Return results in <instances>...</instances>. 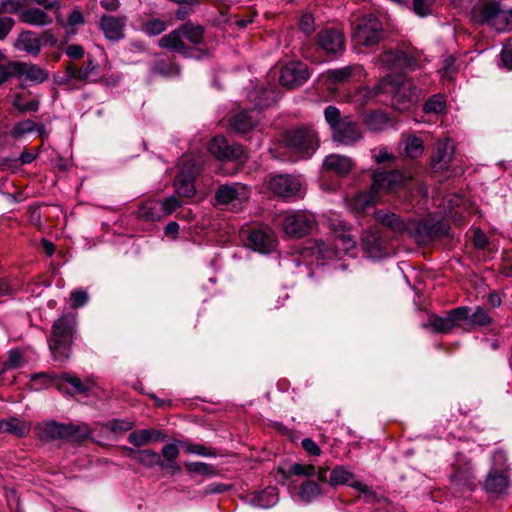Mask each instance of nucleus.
I'll return each mask as SVG.
<instances>
[{"mask_svg": "<svg viewBox=\"0 0 512 512\" xmlns=\"http://www.w3.org/2000/svg\"><path fill=\"white\" fill-rule=\"evenodd\" d=\"M77 336L78 319L76 313H63L53 322L47 343L51 357L55 362L62 364L69 361Z\"/></svg>", "mask_w": 512, "mask_h": 512, "instance_id": "nucleus-1", "label": "nucleus"}, {"mask_svg": "<svg viewBox=\"0 0 512 512\" xmlns=\"http://www.w3.org/2000/svg\"><path fill=\"white\" fill-rule=\"evenodd\" d=\"M204 33L205 29L203 26L186 22L164 35L159 40V46L180 53L185 57H192L194 49L185 44L184 40L194 45L202 44L204 42Z\"/></svg>", "mask_w": 512, "mask_h": 512, "instance_id": "nucleus-2", "label": "nucleus"}, {"mask_svg": "<svg viewBox=\"0 0 512 512\" xmlns=\"http://www.w3.org/2000/svg\"><path fill=\"white\" fill-rule=\"evenodd\" d=\"M324 117L335 141L350 145L362 139L359 124L351 116H342L336 106H327L324 110Z\"/></svg>", "mask_w": 512, "mask_h": 512, "instance_id": "nucleus-3", "label": "nucleus"}, {"mask_svg": "<svg viewBox=\"0 0 512 512\" xmlns=\"http://www.w3.org/2000/svg\"><path fill=\"white\" fill-rule=\"evenodd\" d=\"M39 439L51 441L63 439L71 442H82L91 435L87 425L64 424L56 421H49L36 426Z\"/></svg>", "mask_w": 512, "mask_h": 512, "instance_id": "nucleus-4", "label": "nucleus"}, {"mask_svg": "<svg viewBox=\"0 0 512 512\" xmlns=\"http://www.w3.org/2000/svg\"><path fill=\"white\" fill-rule=\"evenodd\" d=\"M450 226L432 215L410 219L408 236L420 245H426L448 234Z\"/></svg>", "mask_w": 512, "mask_h": 512, "instance_id": "nucleus-5", "label": "nucleus"}, {"mask_svg": "<svg viewBox=\"0 0 512 512\" xmlns=\"http://www.w3.org/2000/svg\"><path fill=\"white\" fill-rule=\"evenodd\" d=\"M383 38V25L376 16L370 14L354 22L352 41L357 47L374 49Z\"/></svg>", "mask_w": 512, "mask_h": 512, "instance_id": "nucleus-6", "label": "nucleus"}, {"mask_svg": "<svg viewBox=\"0 0 512 512\" xmlns=\"http://www.w3.org/2000/svg\"><path fill=\"white\" fill-rule=\"evenodd\" d=\"M287 148L300 156H311L319 147V139L314 129L300 126L287 130L283 134Z\"/></svg>", "mask_w": 512, "mask_h": 512, "instance_id": "nucleus-7", "label": "nucleus"}, {"mask_svg": "<svg viewBox=\"0 0 512 512\" xmlns=\"http://www.w3.org/2000/svg\"><path fill=\"white\" fill-rule=\"evenodd\" d=\"M250 193L248 186L239 182L222 184L215 192V200L217 205L233 212H239L249 200Z\"/></svg>", "mask_w": 512, "mask_h": 512, "instance_id": "nucleus-8", "label": "nucleus"}, {"mask_svg": "<svg viewBox=\"0 0 512 512\" xmlns=\"http://www.w3.org/2000/svg\"><path fill=\"white\" fill-rule=\"evenodd\" d=\"M391 97L392 106L399 111H405L417 101L418 89L410 79L394 76Z\"/></svg>", "mask_w": 512, "mask_h": 512, "instance_id": "nucleus-9", "label": "nucleus"}, {"mask_svg": "<svg viewBox=\"0 0 512 512\" xmlns=\"http://www.w3.org/2000/svg\"><path fill=\"white\" fill-rule=\"evenodd\" d=\"M315 225V217L304 211L288 214L282 223L285 233L293 238H302L308 235Z\"/></svg>", "mask_w": 512, "mask_h": 512, "instance_id": "nucleus-10", "label": "nucleus"}, {"mask_svg": "<svg viewBox=\"0 0 512 512\" xmlns=\"http://www.w3.org/2000/svg\"><path fill=\"white\" fill-rule=\"evenodd\" d=\"M310 77L307 64L302 61H291L280 70L279 82L288 89L303 85Z\"/></svg>", "mask_w": 512, "mask_h": 512, "instance_id": "nucleus-11", "label": "nucleus"}, {"mask_svg": "<svg viewBox=\"0 0 512 512\" xmlns=\"http://www.w3.org/2000/svg\"><path fill=\"white\" fill-rule=\"evenodd\" d=\"M268 187L278 197L289 199L300 194L302 184L295 176L276 174L270 176Z\"/></svg>", "mask_w": 512, "mask_h": 512, "instance_id": "nucleus-12", "label": "nucleus"}, {"mask_svg": "<svg viewBox=\"0 0 512 512\" xmlns=\"http://www.w3.org/2000/svg\"><path fill=\"white\" fill-rule=\"evenodd\" d=\"M209 152L219 160L236 161L245 158L242 145L230 144L224 136H215L208 145Z\"/></svg>", "mask_w": 512, "mask_h": 512, "instance_id": "nucleus-13", "label": "nucleus"}, {"mask_svg": "<svg viewBox=\"0 0 512 512\" xmlns=\"http://www.w3.org/2000/svg\"><path fill=\"white\" fill-rule=\"evenodd\" d=\"M468 317V310L463 307H456L447 312L446 316L433 314L429 318V324L435 332L449 333L455 327H462L463 319Z\"/></svg>", "mask_w": 512, "mask_h": 512, "instance_id": "nucleus-14", "label": "nucleus"}, {"mask_svg": "<svg viewBox=\"0 0 512 512\" xmlns=\"http://www.w3.org/2000/svg\"><path fill=\"white\" fill-rule=\"evenodd\" d=\"M319 47L328 55L340 56L345 50L344 34L336 28H326L317 34Z\"/></svg>", "mask_w": 512, "mask_h": 512, "instance_id": "nucleus-15", "label": "nucleus"}, {"mask_svg": "<svg viewBox=\"0 0 512 512\" xmlns=\"http://www.w3.org/2000/svg\"><path fill=\"white\" fill-rule=\"evenodd\" d=\"M127 21L128 19L125 15L113 16L104 14L99 20V29L108 41L118 42L125 38Z\"/></svg>", "mask_w": 512, "mask_h": 512, "instance_id": "nucleus-16", "label": "nucleus"}, {"mask_svg": "<svg viewBox=\"0 0 512 512\" xmlns=\"http://www.w3.org/2000/svg\"><path fill=\"white\" fill-rule=\"evenodd\" d=\"M450 481L461 494L473 491L478 484L473 467L469 463L455 466Z\"/></svg>", "mask_w": 512, "mask_h": 512, "instance_id": "nucleus-17", "label": "nucleus"}, {"mask_svg": "<svg viewBox=\"0 0 512 512\" xmlns=\"http://www.w3.org/2000/svg\"><path fill=\"white\" fill-rule=\"evenodd\" d=\"M454 146L450 141H439L435 144L431 156V169L435 173L448 171L454 156Z\"/></svg>", "mask_w": 512, "mask_h": 512, "instance_id": "nucleus-18", "label": "nucleus"}, {"mask_svg": "<svg viewBox=\"0 0 512 512\" xmlns=\"http://www.w3.org/2000/svg\"><path fill=\"white\" fill-rule=\"evenodd\" d=\"M403 180L404 176L398 170L391 169L385 171L376 169L372 175V184L370 187L377 193L381 190L389 191L401 185Z\"/></svg>", "mask_w": 512, "mask_h": 512, "instance_id": "nucleus-19", "label": "nucleus"}, {"mask_svg": "<svg viewBox=\"0 0 512 512\" xmlns=\"http://www.w3.org/2000/svg\"><path fill=\"white\" fill-rule=\"evenodd\" d=\"M258 123V112L254 109H243L229 119L230 129L240 135L249 133Z\"/></svg>", "mask_w": 512, "mask_h": 512, "instance_id": "nucleus-20", "label": "nucleus"}, {"mask_svg": "<svg viewBox=\"0 0 512 512\" xmlns=\"http://www.w3.org/2000/svg\"><path fill=\"white\" fill-rule=\"evenodd\" d=\"M375 219L381 225L389 228L394 234L398 236H408L410 219L404 221L399 215L385 210L377 211L375 213Z\"/></svg>", "mask_w": 512, "mask_h": 512, "instance_id": "nucleus-21", "label": "nucleus"}, {"mask_svg": "<svg viewBox=\"0 0 512 512\" xmlns=\"http://www.w3.org/2000/svg\"><path fill=\"white\" fill-rule=\"evenodd\" d=\"M509 488V477L502 471L492 468L484 482L483 489L491 495H503L506 494Z\"/></svg>", "mask_w": 512, "mask_h": 512, "instance_id": "nucleus-22", "label": "nucleus"}, {"mask_svg": "<svg viewBox=\"0 0 512 512\" xmlns=\"http://www.w3.org/2000/svg\"><path fill=\"white\" fill-rule=\"evenodd\" d=\"M363 251L370 258H379L384 253L385 243L377 230H365L362 234Z\"/></svg>", "mask_w": 512, "mask_h": 512, "instance_id": "nucleus-23", "label": "nucleus"}, {"mask_svg": "<svg viewBox=\"0 0 512 512\" xmlns=\"http://www.w3.org/2000/svg\"><path fill=\"white\" fill-rule=\"evenodd\" d=\"M246 240L249 247L261 253H269L274 247L272 235L262 229H251Z\"/></svg>", "mask_w": 512, "mask_h": 512, "instance_id": "nucleus-24", "label": "nucleus"}, {"mask_svg": "<svg viewBox=\"0 0 512 512\" xmlns=\"http://www.w3.org/2000/svg\"><path fill=\"white\" fill-rule=\"evenodd\" d=\"M363 123L374 132H380L393 126L388 113L383 110H368L363 113Z\"/></svg>", "mask_w": 512, "mask_h": 512, "instance_id": "nucleus-25", "label": "nucleus"}, {"mask_svg": "<svg viewBox=\"0 0 512 512\" xmlns=\"http://www.w3.org/2000/svg\"><path fill=\"white\" fill-rule=\"evenodd\" d=\"M166 437V433L162 430L148 428L131 432L128 436V441L136 447H142L150 442L164 441Z\"/></svg>", "mask_w": 512, "mask_h": 512, "instance_id": "nucleus-26", "label": "nucleus"}, {"mask_svg": "<svg viewBox=\"0 0 512 512\" xmlns=\"http://www.w3.org/2000/svg\"><path fill=\"white\" fill-rule=\"evenodd\" d=\"M31 389L39 391L51 386H55L59 391H64V383L59 381V376L55 373L39 372L30 375Z\"/></svg>", "mask_w": 512, "mask_h": 512, "instance_id": "nucleus-27", "label": "nucleus"}, {"mask_svg": "<svg viewBox=\"0 0 512 512\" xmlns=\"http://www.w3.org/2000/svg\"><path fill=\"white\" fill-rule=\"evenodd\" d=\"M12 68L14 69L16 77L25 75L28 79L39 83L48 79V73L36 64L13 62Z\"/></svg>", "mask_w": 512, "mask_h": 512, "instance_id": "nucleus-28", "label": "nucleus"}, {"mask_svg": "<svg viewBox=\"0 0 512 512\" xmlns=\"http://www.w3.org/2000/svg\"><path fill=\"white\" fill-rule=\"evenodd\" d=\"M468 310V317L463 319L467 327L465 330L470 331L475 327H486L492 323V318L489 315L488 310L481 306L476 307L475 311L471 313V308L468 306H462Z\"/></svg>", "mask_w": 512, "mask_h": 512, "instance_id": "nucleus-29", "label": "nucleus"}, {"mask_svg": "<svg viewBox=\"0 0 512 512\" xmlns=\"http://www.w3.org/2000/svg\"><path fill=\"white\" fill-rule=\"evenodd\" d=\"M500 14V7L497 3L487 2L472 11V18L478 24L491 23Z\"/></svg>", "mask_w": 512, "mask_h": 512, "instance_id": "nucleus-30", "label": "nucleus"}, {"mask_svg": "<svg viewBox=\"0 0 512 512\" xmlns=\"http://www.w3.org/2000/svg\"><path fill=\"white\" fill-rule=\"evenodd\" d=\"M323 166L327 171L344 175L351 171L353 164L346 156L330 154L324 159Z\"/></svg>", "mask_w": 512, "mask_h": 512, "instance_id": "nucleus-31", "label": "nucleus"}, {"mask_svg": "<svg viewBox=\"0 0 512 512\" xmlns=\"http://www.w3.org/2000/svg\"><path fill=\"white\" fill-rule=\"evenodd\" d=\"M16 48L24 50L27 53L37 56L41 50L40 39L37 38L31 31H23L19 34L16 43Z\"/></svg>", "mask_w": 512, "mask_h": 512, "instance_id": "nucleus-32", "label": "nucleus"}, {"mask_svg": "<svg viewBox=\"0 0 512 512\" xmlns=\"http://www.w3.org/2000/svg\"><path fill=\"white\" fill-rule=\"evenodd\" d=\"M0 432L8 433L16 437H25L30 432V425L18 418L0 420Z\"/></svg>", "mask_w": 512, "mask_h": 512, "instance_id": "nucleus-33", "label": "nucleus"}, {"mask_svg": "<svg viewBox=\"0 0 512 512\" xmlns=\"http://www.w3.org/2000/svg\"><path fill=\"white\" fill-rule=\"evenodd\" d=\"M138 219L154 222L161 218V208L160 202L151 200L143 202L139 205L138 209L135 212Z\"/></svg>", "mask_w": 512, "mask_h": 512, "instance_id": "nucleus-34", "label": "nucleus"}, {"mask_svg": "<svg viewBox=\"0 0 512 512\" xmlns=\"http://www.w3.org/2000/svg\"><path fill=\"white\" fill-rule=\"evenodd\" d=\"M20 20L23 23L35 26H45L52 23L50 16L39 8H29L23 10L20 13Z\"/></svg>", "mask_w": 512, "mask_h": 512, "instance_id": "nucleus-35", "label": "nucleus"}, {"mask_svg": "<svg viewBox=\"0 0 512 512\" xmlns=\"http://www.w3.org/2000/svg\"><path fill=\"white\" fill-rule=\"evenodd\" d=\"M278 501L277 489L269 487L253 495L251 503L259 508H270Z\"/></svg>", "mask_w": 512, "mask_h": 512, "instance_id": "nucleus-36", "label": "nucleus"}, {"mask_svg": "<svg viewBox=\"0 0 512 512\" xmlns=\"http://www.w3.org/2000/svg\"><path fill=\"white\" fill-rule=\"evenodd\" d=\"M394 76H386L380 79L376 84L364 88V96L368 99L378 97L383 94L391 95Z\"/></svg>", "mask_w": 512, "mask_h": 512, "instance_id": "nucleus-37", "label": "nucleus"}, {"mask_svg": "<svg viewBox=\"0 0 512 512\" xmlns=\"http://www.w3.org/2000/svg\"><path fill=\"white\" fill-rule=\"evenodd\" d=\"M378 193L370 187L367 191L359 192L353 199L352 208L357 213L364 212L367 208L374 205Z\"/></svg>", "mask_w": 512, "mask_h": 512, "instance_id": "nucleus-38", "label": "nucleus"}, {"mask_svg": "<svg viewBox=\"0 0 512 512\" xmlns=\"http://www.w3.org/2000/svg\"><path fill=\"white\" fill-rule=\"evenodd\" d=\"M174 187L177 194L181 197L190 198L194 196L196 189L193 179L189 175L181 172L174 180Z\"/></svg>", "mask_w": 512, "mask_h": 512, "instance_id": "nucleus-39", "label": "nucleus"}, {"mask_svg": "<svg viewBox=\"0 0 512 512\" xmlns=\"http://www.w3.org/2000/svg\"><path fill=\"white\" fill-rule=\"evenodd\" d=\"M354 478V474L349 471L345 466L338 465L330 471L328 483L331 486L350 484Z\"/></svg>", "mask_w": 512, "mask_h": 512, "instance_id": "nucleus-40", "label": "nucleus"}, {"mask_svg": "<svg viewBox=\"0 0 512 512\" xmlns=\"http://www.w3.org/2000/svg\"><path fill=\"white\" fill-rule=\"evenodd\" d=\"M98 68V63L94 59L88 58L84 65L78 68L77 80L96 82L98 76Z\"/></svg>", "mask_w": 512, "mask_h": 512, "instance_id": "nucleus-41", "label": "nucleus"}, {"mask_svg": "<svg viewBox=\"0 0 512 512\" xmlns=\"http://www.w3.org/2000/svg\"><path fill=\"white\" fill-rule=\"evenodd\" d=\"M404 152L406 156L416 159L424 152L423 140L417 136H409L404 140Z\"/></svg>", "mask_w": 512, "mask_h": 512, "instance_id": "nucleus-42", "label": "nucleus"}, {"mask_svg": "<svg viewBox=\"0 0 512 512\" xmlns=\"http://www.w3.org/2000/svg\"><path fill=\"white\" fill-rule=\"evenodd\" d=\"M446 109V100L442 94H434L429 97L424 105L423 111L427 114L434 113L440 114L443 113Z\"/></svg>", "mask_w": 512, "mask_h": 512, "instance_id": "nucleus-43", "label": "nucleus"}, {"mask_svg": "<svg viewBox=\"0 0 512 512\" xmlns=\"http://www.w3.org/2000/svg\"><path fill=\"white\" fill-rule=\"evenodd\" d=\"M321 494L320 486L314 481H305L300 485L299 496L306 502H311Z\"/></svg>", "mask_w": 512, "mask_h": 512, "instance_id": "nucleus-44", "label": "nucleus"}, {"mask_svg": "<svg viewBox=\"0 0 512 512\" xmlns=\"http://www.w3.org/2000/svg\"><path fill=\"white\" fill-rule=\"evenodd\" d=\"M161 461L162 459L160 454L150 449L140 450V453L136 460V462L147 468L161 466Z\"/></svg>", "mask_w": 512, "mask_h": 512, "instance_id": "nucleus-45", "label": "nucleus"}, {"mask_svg": "<svg viewBox=\"0 0 512 512\" xmlns=\"http://www.w3.org/2000/svg\"><path fill=\"white\" fill-rule=\"evenodd\" d=\"M59 381L61 383L64 381L70 384L74 390V393L77 394H87L91 387L88 383L82 382L79 377L70 373H63L61 376H59Z\"/></svg>", "mask_w": 512, "mask_h": 512, "instance_id": "nucleus-46", "label": "nucleus"}, {"mask_svg": "<svg viewBox=\"0 0 512 512\" xmlns=\"http://www.w3.org/2000/svg\"><path fill=\"white\" fill-rule=\"evenodd\" d=\"M184 466L187 472L191 475L199 474L204 476H212L217 474V471L213 465L204 462H185Z\"/></svg>", "mask_w": 512, "mask_h": 512, "instance_id": "nucleus-47", "label": "nucleus"}, {"mask_svg": "<svg viewBox=\"0 0 512 512\" xmlns=\"http://www.w3.org/2000/svg\"><path fill=\"white\" fill-rule=\"evenodd\" d=\"M379 62L389 69H401L400 50H386L379 55Z\"/></svg>", "mask_w": 512, "mask_h": 512, "instance_id": "nucleus-48", "label": "nucleus"}, {"mask_svg": "<svg viewBox=\"0 0 512 512\" xmlns=\"http://www.w3.org/2000/svg\"><path fill=\"white\" fill-rule=\"evenodd\" d=\"M401 69L414 71L419 68L420 62L414 50H400Z\"/></svg>", "mask_w": 512, "mask_h": 512, "instance_id": "nucleus-49", "label": "nucleus"}, {"mask_svg": "<svg viewBox=\"0 0 512 512\" xmlns=\"http://www.w3.org/2000/svg\"><path fill=\"white\" fill-rule=\"evenodd\" d=\"M36 130V124L34 121L27 119L24 121L17 122L13 125L10 135L14 139H19L27 133H31Z\"/></svg>", "mask_w": 512, "mask_h": 512, "instance_id": "nucleus-50", "label": "nucleus"}, {"mask_svg": "<svg viewBox=\"0 0 512 512\" xmlns=\"http://www.w3.org/2000/svg\"><path fill=\"white\" fill-rule=\"evenodd\" d=\"M166 30V23L158 18L145 21L142 24V31L148 36H156Z\"/></svg>", "mask_w": 512, "mask_h": 512, "instance_id": "nucleus-51", "label": "nucleus"}, {"mask_svg": "<svg viewBox=\"0 0 512 512\" xmlns=\"http://www.w3.org/2000/svg\"><path fill=\"white\" fill-rule=\"evenodd\" d=\"M84 23L85 19L81 10L78 8L73 9L67 19V39L70 36L76 35V25H83Z\"/></svg>", "mask_w": 512, "mask_h": 512, "instance_id": "nucleus-52", "label": "nucleus"}, {"mask_svg": "<svg viewBox=\"0 0 512 512\" xmlns=\"http://www.w3.org/2000/svg\"><path fill=\"white\" fill-rule=\"evenodd\" d=\"M175 68L176 67L173 62H171L169 59L163 58L154 62L152 71L154 74L168 76L174 72Z\"/></svg>", "mask_w": 512, "mask_h": 512, "instance_id": "nucleus-53", "label": "nucleus"}, {"mask_svg": "<svg viewBox=\"0 0 512 512\" xmlns=\"http://www.w3.org/2000/svg\"><path fill=\"white\" fill-rule=\"evenodd\" d=\"M104 426L113 433H124L133 428V422L124 419H113L108 421Z\"/></svg>", "mask_w": 512, "mask_h": 512, "instance_id": "nucleus-54", "label": "nucleus"}, {"mask_svg": "<svg viewBox=\"0 0 512 512\" xmlns=\"http://www.w3.org/2000/svg\"><path fill=\"white\" fill-rule=\"evenodd\" d=\"M434 0H413L412 7L415 14L425 17L432 13Z\"/></svg>", "mask_w": 512, "mask_h": 512, "instance_id": "nucleus-55", "label": "nucleus"}, {"mask_svg": "<svg viewBox=\"0 0 512 512\" xmlns=\"http://www.w3.org/2000/svg\"><path fill=\"white\" fill-rule=\"evenodd\" d=\"M23 356L19 350H11L8 354V358L3 365V371L5 372L8 369H15L22 366Z\"/></svg>", "mask_w": 512, "mask_h": 512, "instance_id": "nucleus-56", "label": "nucleus"}, {"mask_svg": "<svg viewBox=\"0 0 512 512\" xmlns=\"http://www.w3.org/2000/svg\"><path fill=\"white\" fill-rule=\"evenodd\" d=\"M24 3V0H1L0 15L2 13H18L23 7Z\"/></svg>", "mask_w": 512, "mask_h": 512, "instance_id": "nucleus-57", "label": "nucleus"}, {"mask_svg": "<svg viewBox=\"0 0 512 512\" xmlns=\"http://www.w3.org/2000/svg\"><path fill=\"white\" fill-rule=\"evenodd\" d=\"M290 474L295 476H307L311 477L316 474V468L314 465H303L300 463H295L291 466Z\"/></svg>", "mask_w": 512, "mask_h": 512, "instance_id": "nucleus-58", "label": "nucleus"}, {"mask_svg": "<svg viewBox=\"0 0 512 512\" xmlns=\"http://www.w3.org/2000/svg\"><path fill=\"white\" fill-rule=\"evenodd\" d=\"M181 205V201L175 196H170L160 202L161 212H164L167 215L173 213Z\"/></svg>", "mask_w": 512, "mask_h": 512, "instance_id": "nucleus-59", "label": "nucleus"}, {"mask_svg": "<svg viewBox=\"0 0 512 512\" xmlns=\"http://www.w3.org/2000/svg\"><path fill=\"white\" fill-rule=\"evenodd\" d=\"M186 451L190 454H197V455L206 456V457H215L216 456L215 450L209 449L201 444H188L186 446Z\"/></svg>", "mask_w": 512, "mask_h": 512, "instance_id": "nucleus-60", "label": "nucleus"}, {"mask_svg": "<svg viewBox=\"0 0 512 512\" xmlns=\"http://www.w3.org/2000/svg\"><path fill=\"white\" fill-rule=\"evenodd\" d=\"M299 28L306 35L312 34L315 30L314 17L311 14H303L299 20Z\"/></svg>", "mask_w": 512, "mask_h": 512, "instance_id": "nucleus-61", "label": "nucleus"}, {"mask_svg": "<svg viewBox=\"0 0 512 512\" xmlns=\"http://www.w3.org/2000/svg\"><path fill=\"white\" fill-rule=\"evenodd\" d=\"M13 105L21 113L37 112L39 109V102L37 100H30L26 103H20L18 99H15Z\"/></svg>", "mask_w": 512, "mask_h": 512, "instance_id": "nucleus-62", "label": "nucleus"}, {"mask_svg": "<svg viewBox=\"0 0 512 512\" xmlns=\"http://www.w3.org/2000/svg\"><path fill=\"white\" fill-rule=\"evenodd\" d=\"M70 299L74 308L82 307L88 301V294L84 290H76L71 293Z\"/></svg>", "mask_w": 512, "mask_h": 512, "instance_id": "nucleus-63", "label": "nucleus"}, {"mask_svg": "<svg viewBox=\"0 0 512 512\" xmlns=\"http://www.w3.org/2000/svg\"><path fill=\"white\" fill-rule=\"evenodd\" d=\"M501 59L508 70H512V39L509 40L501 51Z\"/></svg>", "mask_w": 512, "mask_h": 512, "instance_id": "nucleus-64", "label": "nucleus"}]
</instances>
